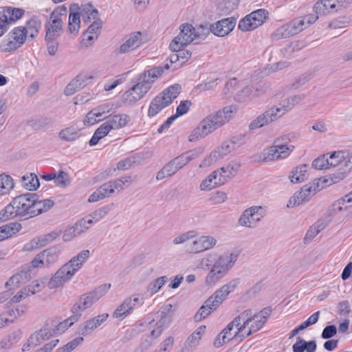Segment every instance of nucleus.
Instances as JSON below:
<instances>
[{
  "label": "nucleus",
  "mask_w": 352,
  "mask_h": 352,
  "mask_svg": "<svg viewBox=\"0 0 352 352\" xmlns=\"http://www.w3.org/2000/svg\"><path fill=\"white\" fill-rule=\"evenodd\" d=\"M219 171L214 170L200 184V189L201 190H210L217 186H220L222 184V179L219 178Z\"/></svg>",
  "instance_id": "c9c22d12"
},
{
  "label": "nucleus",
  "mask_w": 352,
  "mask_h": 352,
  "mask_svg": "<svg viewBox=\"0 0 352 352\" xmlns=\"http://www.w3.org/2000/svg\"><path fill=\"white\" fill-rule=\"evenodd\" d=\"M110 129L105 123H102L95 131L92 138L89 140L90 146H94L98 144L100 140L105 137L109 132Z\"/></svg>",
  "instance_id": "864d4df0"
},
{
  "label": "nucleus",
  "mask_w": 352,
  "mask_h": 352,
  "mask_svg": "<svg viewBox=\"0 0 352 352\" xmlns=\"http://www.w3.org/2000/svg\"><path fill=\"white\" fill-rule=\"evenodd\" d=\"M287 140L286 137L275 139L272 146L263 149L261 153L258 161L266 162L288 157L295 147L285 144V140Z\"/></svg>",
  "instance_id": "39448f33"
},
{
  "label": "nucleus",
  "mask_w": 352,
  "mask_h": 352,
  "mask_svg": "<svg viewBox=\"0 0 352 352\" xmlns=\"http://www.w3.org/2000/svg\"><path fill=\"white\" fill-rule=\"evenodd\" d=\"M267 210L261 206H254L245 209L240 216L238 223L242 227L254 228L266 215Z\"/></svg>",
  "instance_id": "6e6552de"
},
{
  "label": "nucleus",
  "mask_w": 352,
  "mask_h": 352,
  "mask_svg": "<svg viewBox=\"0 0 352 352\" xmlns=\"http://www.w3.org/2000/svg\"><path fill=\"white\" fill-rule=\"evenodd\" d=\"M80 319V315L79 314H74L65 320L64 321L60 322L56 327L55 333H63L66 329H67L69 327H71L72 324H74L75 322H76Z\"/></svg>",
  "instance_id": "e2e57ef3"
},
{
  "label": "nucleus",
  "mask_w": 352,
  "mask_h": 352,
  "mask_svg": "<svg viewBox=\"0 0 352 352\" xmlns=\"http://www.w3.org/2000/svg\"><path fill=\"white\" fill-rule=\"evenodd\" d=\"M78 11L82 21L85 23L91 21L99 20L98 11L91 4L82 5L81 7H78Z\"/></svg>",
  "instance_id": "7c9ffc66"
},
{
  "label": "nucleus",
  "mask_w": 352,
  "mask_h": 352,
  "mask_svg": "<svg viewBox=\"0 0 352 352\" xmlns=\"http://www.w3.org/2000/svg\"><path fill=\"white\" fill-rule=\"evenodd\" d=\"M173 306L170 304H168L163 307V309L160 312V320L158 321L157 324H160L164 327H166L171 322L170 318H168L167 315L168 313L172 311Z\"/></svg>",
  "instance_id": "774afa93"
},
{
  "label": "nucleus",
  "mask_w": 352,
  "mask_h": 352,
  "mask_svg": "<svg viewBox=\"0 0 352 352\" xmlns=\"http://www.w3.org/2000/svg\"><path fill=\"white\" fill-rule=\"evenodd\" d=\"M170 104L160 95L157 96L151 101L148 111V116L153 117L156 116L162 109L168 106Z\"/></svg>",
  "instance_id": "4c0bfd02"
},
{
  "label": "nucleus",
  "mask_w": 352,
  "mask_h": 352,
  "mask_svg": "<svg viewBox=\"0 0 352 352\" xmlns=\"http://www.w3.org/2000/svg\"><path fill=\"white\" fill-rule=\"evenodd\" d=\"M198 232L196 230H191L186 232H183L173 239V243L175 245H182L186 241L197 237Z\"/></svg>",
  "instance_id": "052dcab7"
},
{
  "label": "nucleus",
  "mask_w": 352,
  "mask_h": 352,
  "mask_svg": "<svg viewBox=\"0 0 352 352\" xmlns=\"http://www.w3.org/2000/svg\"><path fill=\"white\" fill-rule=\"evenodd\" d=\"M43 343L41 336L37 331L32 333L28 338L27 342L23 346V351H29L31 348H34Z\"/></svg>",
  "instance_id": "680f3d73"
},
{
  "label": "nucleus",
  "mask_w": 352,
  "mask_h": 352,
  "mask_svg": "<svg viewBox=\"0 0 352 352\" xmlns=\"http://www.w3.org/2000/svg\"><path fill=\"white\" fill-rule=\"evenodd\" d=\"M235 328L234 325H232V322H230L228 326L217 336V337L214 340V345L215 347H220L223 345L225 343L231 340L234 338H238L239 336H235L234 334H230L229 336H226L228 330H233Z\"/></svg>",
  "instance_id": "37998d69"
},
{
  "label": "nucleus",
  "mask_w": 352,
  "mask_h": 352,
  "mask_svg": "<svg viewBox=\"0 0 352 352\" xmlns=\"http://www.w3.org/2000/svg\"><path fill=\"white\" fill-rule=\"evenodd\" d=\"M164 72V68L162 67H156L151 69L145 71L143 73L140 74L141 78L145 80H148L150 82V87H152L153 83L162 75Z\"/></svg>",
  "instance_id": "49530a36"
},
{
  "label": "nucleus",
  "mask_w": 352,
  "mask_h": 352,
  "mask_svg": "<svg viewBox=\"0 0 352 352\" xmlns=\"http://www.w3.org/2000/svg\"><path fill=\"white\" fill-rule=\"evenodd\" d=\"M54 183L56 186L65 188L70 184L71 179L68 173L60 170L55 173Z\"/></svg>",
  "instance_id": "4d7b16f0"
},
{
  "label": "nucleus",
  "mask_w": 352,
  "mask_h": 352,
  "mask_svg": "<svg viewBox=\"0 0 352 352\" xmlns=\"http://www.w3.org/2000/svg\"><path fill=\"white\" fill-rule=\"evenodd\" d=\"M245 143V136L240 135L234 136L230 140L223 142L216 148L210 155L204 159L199 167L209 166L226 155L239 149Z\"/></svg>",
  "instance_id": "20e7f679"
},
{
  "label": "nucleus",
  "mask_w": 352,
  "mask_h": 352,
  "mask_svg": "<svg viewBox=\"0 0 352 352\" xmlns=\"http://www.w3.org/2000/svg\"><path fill=\"white\" fill-rule=\"evenodd\" d=\"M265 113L270 120V123L277 120L280 118H281L285 113H284V109H282L280 107L278 104L274 105L267 110H266Z\"/></svg>",
  "instance_id": "69168bd1"
},
{
  "label": "nucleus",
  "mask_w": 352,
  "mask_h": 352,
  "mask_svg": "<svg viewBox=\"0 0 352 352\" xmlns=\"http://www.w3.org/2000/svg\"><path fill=\"white\" fill-rule=\"evenodd\" d=\"M315 14H325L329 12L338 11L335 0H320L314 6Z\"/></svg>",
  "instance_id": "473e14b6"
},
{
  "label": "nucleus",
  "mask_w": 352,
  "mask_h": 352,
  "mask_svg": "<svg viewBox=\"0 0 352 352\" xmlns=\"http://www.w3.org/2000/svg\"><path fill=\"white\" fill-rule=\"evenodd\" d=\"M29 125L34 130L39 131L51 127L53 120L50 117H41L29 122Z\"/></svg>",
  "instance_id": "3c124183"
},
{
  "label": "nucleus",
  "mask_w": 352,
  "mask_h": 352,
  "mask_svg": "<svg viewBox=\"0 0 352 352\" xmlns=\"http://www.w3.org/2000/svg\"><path fill=\"white\" fill-rule=\"evenodd\" d=\"M170 104L160 95L157 96L151 101L148 111V116L153 117L156 116L162 109L168 106Z\"/></svg>",
  "instance_id": "e433bc0d"
},
{
  "label": "nucleus",
  "mask_w": 352,
  "mask_h": 352,
  "mask_svg": "<svg viewBox=\"0 0 352 352\" xmlns=\"http://www.w3.org/2000/svg\"><path fill=\"white\" fill-rule=\"evenodd\" d=\"M221 126L222 122L218 121L214 114H210L203 119L192 131L189 135L188 140L196 142L201 140Z\"/></svg>",
  "instance_id": "423d86ee"
},
{
  "label": "nucleus",
  "mask_w": 352,
  "mask_h": 352,
  "mask_svg": "<svg viewBox=\"0 0 352 352\" xmlns=\"http://www.w3.org/2000/svg\"><path fill=\"white\" fill-rule=\"evenodd\" d=\"M41 26L42 23L41 20L34 16L25 22V25L23 26V28L25 29V32L28 37L33 39L38 35L40 30L41 29Z\"/></svg>",
  "instance_id": "72a5a7b5"
},
{
  "label": "nucleus",
  "mask_w": 352,
  "mask_h": 352,
  "mask_svg": "<svg viewBox=\"0 0 352 352\" xmlns=\"http://www.w3.org/2000/svg\"><path fill=\"white\" fill-rule=\"evenodd\" d=\"M115 192H117V189H116L113 181H109L99 186L92 192L88 198V201L89 203L97 202L111 197Z\"/></svg>",
  "instance_id": "6ab92c4d"
},
{
  "label": "nucleus",
  "mask_w": 352,
  "mask_h": 352,
  "mask_svg": "<svg viewBox=\"0 0 352 352\" xmlns=\"http://www.w3.org/2000/svg\"><path fill=\"white\" fill-rule=\"evenodd\" d=\"M140 302V299L138 295L128 297L116 309L112 316L122 320L131 314Z\"/></svg>",
  "instance_id": "dca6fc26"
},
{
  "label": "nucleus",
  "mask_w": 352,
  "mask_h": 352,
  "mask_svg": "<svg viewBox=\"0 0 352 352\" xmlns=\"http://www.w3.org/2000/svg\"><path fill=\"white\" fill-rule=\"evenodd\" d=\"M113 104L111 103H105L96 107L87 113L84 124L93 125L106 118L107 114L109 113L113 109Z\"/></svg>",
  "instance_id": "2eb2a0df"
},
{
  "label": "nucleus",
  "mask_w": 352,
  "mask_h": 352,
  "mask_svg": "<svg viewBox=\"0 0 352 352\" xmlns=\"http://www.w3.org/2000/svg\"><path fill=\"white\" fill-rule=\"evenodd\" d=\"M318 183H309L305 185L300 191L296 192L292 196L288 203V208H294L296 206L302 204L303 202L308 201L318 190Z\"/></svg>",
  "instance_id": "ddd939ff"
},
{
  "label": "nucleus",
  "mask_w": 352,
  "mask_h": 352,
  "mask_svg": "<svg viewBox=\"0 0 352 352\" xmlns=\"http://www.w3.org/2000/svg\"><path fill=\"white\" fill-rule=\"evenodd\" d=\"M134 85L122 96L123 101L126 104H133L141 100L150 90V82L144 80L140 74L133 80Z\"/></svg>",
  "instance_id": "0eeeda50"
},
{
  "label": "nucleus",
  "mask_w": 352,
  "mask_h": 352,
  "mask_svg": "<svg viewBox=\"0 0 352 352\" xmlns=\"http://www.w3.org/2000/svg\"><path fill=\"white\" fill-rule=\"evenodd\" d=\"M109 317L108 314L98 315L88 320L79 327V333L83 336L87 335L100 327Z\"/></svg>",
  "instance_id": "a878e982"
},
{
  "label": "nucleus",
  "mask_w": 352,
  "mask_h": 352,
  "mask_svg": "<svg viewBox=\"0 0 352 352\" xmlns=\"http://www.w3.org/2000/svg\"><path fill=\"white\" fill-rule=\"evenodd\" d=\"M267 14L268 12L267 10L264 9H258L249 14V17L252 18V21L254 22V24L255 28H257L264 23Z\"/></svg>",
  "instance_id": "13d9d810"
},
{
  "label": "nucleus",
  "mask_w": 352,
  "mask_h": 352,
  "mask_svg": "<svg viewBox=\"0 0 352 352\" xmlns=\"http://www.w3.org/2000/svg\"><path fill=\"white\" fill-rule=\"evenodd\" d=\"M236 20L233 18H226L211 25V32L218 36L228 35L234 28Z\"/></svg>",
  "instance_id": "4be33fe9"
},
{
  "label": "nucleus",
  "mask_w": 352,
  "mask_h": 352,
  "mask_svg": "<svg viewBox=\"0 0 352 352\" xmlns=\"http://www.w3.org/2000/svg\"><path fill=\"white\" fill-rule=\"evenodd\" d=\"M130 120V117L126 114H116L109 118L105 123L110 130H113L126 126Z\"/></svg>",
  "instance_id": "2f4dec72"
},
{
  "label": "nucleus",
  "mask_w": 352,
  "mask_h": 352,
  "mask_svg": "<svg viewBox=\"0 0 352 352\" xmlns=\"http://www.w3.org/2000/svg\"><path fill=\"white\" fill-rule=\"evenodd\" d=\"M226 275V274L224 272L213 265L206 277L205 283L208 286H213Z\"/></svg>",
  "instance_id": "ea45409f"
},
{
  "label": "nucleus",
  "mask_w": 352,
  "mask_h": 352,
  "mask_svg": "<svg viewBox=\"0 0 352 352\" xmlns=\"http://www.w3.org/2000/svg\"><path fill=\"white\" fill-rule=\"evenodd\" d=\"M241 168V164L232 161L224 166H222L219 171V177L222 179V184L235 177Z\"/></svg>",
  "instance_id": "cd10ccee"
},
{
  "label": "nucleus",
  "mask_w": 352,
  "mask_h": 352,
  "mask_svg": "<svg viewBox=\"0 0 352 352\" xmlns=\"http://www.w3.org/2000/svg\"><path fill=\"white\" fill-rule=\"evenodd\" d=\"M177 171V167H175V164L173 163V161L170 160L157 172L156 179L157 180H162L173 175Z\"/></svg>",
  "instance_id": "603ef678"
},
{
  "label": "nucleus",
  "mask_w": 352,
  "mask_h": 352,
  "mask_svg": "<svg viewBox=\"0 0 352 352\" xmlns=\"http://www.w3.org/2000/svg\"><path fill=\"white\" fill-rule=\"evenodd\" d=\"M238 254L235 252H226L218 257L214 265L226 274L232 268L237 261Z\"/></svg>",
  "instance_id": "b1692460"
},
{
  "label": "nucleus",
  "mask_w": 352,
  "mask_h": 352,
  "mask_svg": "<svg viewBox=\"0 0 352 352\" xmlns=\"http://www.w3.org/2000/svg\"><path fill=\"white\" fill-rule=\"evenodd\" d=\"M23 26L14 28L4 39L1 50L5 52H12L23 45L28 38Z\"/></svg>",
  "instance_id": "1a4fd4ad"
},
{
  "label": "nucleus",
  "mask_w": 352,
  "mask_h": 352,
  "mask_svg": "<svg viewBox=\"0 0 352 352\" xmlns=\"http://www.w3.org/2000/svg\"><path fill=\"white\" fill-rule=\"evenodd\" d=\"M318 19L317 14H309L291 20L289 24L294 35H296L314 23Z\"/></svg>",
  "instance_id": "a211bd4d"
},
{
  "label": "nucleus",
  "mask_w": 352,
  "mask_h": 352,
  "mask_svg": "<svg viewBox=\"0 0 352 352\" xmlns=\"http://www.w3.org/2000/svg\"><path fill=\"white\" fill-rule=\"evenodd\" d=\"M181 86L175 84L168 87L160 95L164 98V99L170 104L174 99H175L178 94L180 93Z\"/></svg>",
  "instance_id": "5fc2aeb1"
},
{
  "label": "nucleus",
  "mask_w": 352,
  "mask_h": 352,
  "mask_svg": "<svg viewBox=\"0 0 352 352\" xmlns=\"http://www.w3.org/2000/svg\"><path fill=\"white\" fill-rule=\"evenodd\" d=\"M270 313L269 308L255 314H252L251 309L243 311L232 321V325H234L236 329L235 336H239L242 340L257 332L263 327Z\"/></svg>",
  "instance_id": "f03ea898"
},
{
  "label": "nucleus",
  "mask_w": 352,
  "mask_h": 352,
  "mask_svg": "<svg viewBox=\"0 0 352 352\" xmlns=\"http://www.w3.org/2000/svg\"><path fill=\"white\" fill-rule=\"evenodd\" d=\"M168 280V278L166 276H163L157 278L153 281L151 282L147 287V291L151 295H153L158 292L160 289L163 287V285Z\"/></svg>",
  "instance_id": "0e129e2a"
},
{
  "label": "nucleus",
  "mask_w": 352,
  "mask_h": 352,
  "mask_svg": "<svg viewBox=\"0 0 352 352\" xmlns=\"http://www.w3.org/2000/svg\"><path fill=\"white\" fill-rule=\"evenodd\" d=\"M259 90L254 85H247L234 95V99L238 102H248L258 97Z\"/></svg>",
  "instance_id": "bb28decb"
},
{
  "label": "nucleus",
  "mask_w": 352,
  "mask_h": 352,
  "mask_svg": "<svg viewBox=\"0 0 352 352\" xmlns=\"http://www.w3.org/2000/svg\"><path fill=\"white\" fill-rule=\"evenodd\" d=\"M146 42L145 35L140 32H133L125 37L124 42L117 50L118 54H124L135 50Z\"/></svg>",
  "instance_id": "f8f14e48"
},
{
  "label": "nucleus",
  "mask_w": 352,
  "mask_h": 352,
  "mask_svg": "<svg viewBox=\"0 0 352 352\" xmlns=\"http://www.w3.org/2000/svg\"><path fill=\"white\" fill-rule=\"evenodd\" d=\"M32 278L30 267L14 274L6 283L5 286L9 289L19 287L21 285L29 281Z\"/></svg>",
  "instance_id": "393cba45"
},
{
  "label": "nucleus",
  "mask_w": 352,
  "mask_h": 352,
  "mask_svg": "<svg viewBox=\"0 0 352 352\" xmlns=\"http://www.w3.org/2000/svg\"><path fill=\"white\" fill-rule=\"evenodd\" d=\"M21 228V225L19 223H9L1 226V241L19 232Z\"/></svg>",
  "instance_id": "8fccbe9b"
},
{
  "label": "nucleus",
  "mask_w": 352,
  "mask_h": 352,
  "mask_svg": "<svg viewBox=\"0 0 352 352\" xmlns=\"http://www.w3.org/2000/svg\"><path fill=\"white\" fill-rule=\"evenodd\" d=\"M60 252V249L57 247H52L41 252L43 254L47 267L58 261Z\"/></svg>",
  "instance_id": "09e8293b"
},
{
  "label": "nucleus",
  "mask_w": 352,
  "mask_h": 352,
  "mask_svg": "<svg viewBox=\"0 0 352 352\" xmlns=\"http://www.w3.org/2000/svg\"><path fill=\"white\" fill-rule=\"evenodd\" d=\"M195 28L191 24H183L179 34L170 44L171 50H178L195 41Z\"/></svg>",
  "instance_id": "9d476101"
},
{
  "label": "nucleus",
  "mask_w": 352,
  "mask_h": 352,
  "mask_svg": "<svg viewBox=\"0 0 352 352\" xmlns=\"http://www.w3.org/2000/svg\"><path fill=\"white\" fill-rule=\"evenodd\" d=\"M88 229L89 226L86 225V219H81L65 230L63 234V241L65 242L71 241Z\"/></svg>",
  "instance_id": "5701e85b"
},
{
  "label": "nucleus",
  "mask_w": 352,
  "mask_h": 352,
  "mask_svg": "<svg viewBox=\"0 0 352 352\" xmlns=\"http://www.w3.org/2000/svg\"><path fill=\"white\" fill-rule=\"evenodd\" d=\"M112 206L113 204L109 205H105L92 211L87 217V219H86V225L96 223L104 219L105 217L108 214L109 211L111 210Z\"/></svg>",
  "instance_id": "c756f323"
},
{
  "label": "nucleus",
  "mask_w": 352,
  "mask_h": 352,
  "mask_svg": "<svg viewBox=\"0 0 352 352\" xmlns=\"http://www.w3.org/2000/svg\"><path fill=\"white\" fill-rule=\"evenodd\" d=\"M25 14L22 8L6 6L3 9L1 15V36L8 30L7 25H13L21 19Z\"/></svg>",
  "instance_id": "4468645a"
},
{
  "label": "nucleus",
  "mask_w": 352,
  "mask_h": 352,
  "mask_svg": "<svg viewBox=\"0 0 352 352\" xmlns=\"http://www.w3.org/2000/svg\"><path fill=\"white\" fill-rule=\"evenodd\" d=\"M307 166L302 164L291 171L289 178L292 183H300L307 179Z\"/></svg>",
  "instance_id": "c03bdc74"
},
{
  "label": "nucleus",
  "mask_w": 352,
  "mask_h": 352,
  "mask_svg": "<svg viewBox=\"0 0 352 352\" xmlns=\"http://www.w3.org/2000/svg\"><path fill=\"white\" fill-rule=\"evenodd\" d=\"M14 187V182L12 177L9 175L1 173V195L9 194Z\"/></svg>",
  "instance_id": "bf43d9fd"
},
{
  "label": "nucleus",
  "mask_w": 352,
  "mask_h": 352,
  "mask_svg": "<svg viewBox=\"0 0 352 352\" xmlns=\"http://www.w3.org/2000/svg\"><path fill=\"white\" fill-rule=\"evenodd\" d=\"M58 137L63 140L72 142L78 138L79 133L76 128L69 126L62 129L58 133Z\"/></svg>",
  "instance_id": "6e6d98bb"
},
{
  "label": "nucleus",
  "mask_w": 352,
  "mask_h": 352,
  "mask_svg": "<svg viewBox=\"0 0 352 352\" xmlns=\"http://www.w3.org/2000/svg\"><path fill=\"white\" fill-rule=\"evenodd\" d=\"M206 331V326L201 325L195 330L186 340L182 352H192L199 344L200 340Z\"/></svg>",
  "instance_id": "412c9836"
},
{
  "label": "nucleus",
  "mask_w": 352,
  "mask_h": 352,
  "mask_svg": "<svg viewBox=\"0 0 352 352\" xmlns=\"http://www.w3.org/2000/svg\"><path fill=\"white\" fill-rule=\"evenodd\" d=\"M45 41L56 40L63 32V20L50 18L45 24Z\"/></svg>",
  "instance_id": "aec40b11"
},
{
  "label": "nucleus",
  "mask_w": 352,
  "mask_h": 352,
  "mask_svg": "<svg viewBox=\"0 0 352 352\" xmlns=\"http://www.w3.org/2000/svg\"><path fill=\"white\" fill-rule=\"evenodd\" d=\"M316 342L314 340L307 342L300 337H298L296 343L292 346L294 352H315Z\"/></svg>",
  "instance_id": "f704fd0d"
},
{
  "label": "nucleus",
  "mask_w": 352,
  "mask_h": 352,
  "mask_svg": "<svg viewBox=\"0 0 352 352\" xmlns=\"http://www.w3.org/2000/svg\"><path fill=\"white\" fill-rule=\"evenodd\" d=\"M54 203L50 199L38 200L36 193H25L14 197L1 210V220L6 221L17 216L29 219L48 211Z\"/></svg>",
  "instance_id": "f257e3e1"
},
{
  "label": "nucleus",
  "mask_w": 352,
  "mask_h": 352,
  "mask_svg": "<svg viewBox=\"0 0 352 352\" xmlns=\"http://www.w3.org/2000/svg\"><path fill=\"white\" fill-rule=\"evenodd\" d=\"M80 14L77 5L72 6L69 9L68 28L71 34L76 36L80 28Z\"/></svg>",
  "instance_id": "c85d7f7f"
},
{
  "label": "nucleus",
  "mask_w": 352,
  "mask_h": 352,
  "mask_svg": "<svg viewBox=\"0 0 352 352\" xmlns=\"http://www.w3.org/2000/svg\"><path fill=\"white\" fill-rule=\"evenodd\" d=\"M217 307H218L215 305V303L211 300L210 298H208L204 302V305L201 306L198 312L195 314V320H201L210 315L212 311L217 309Z\"/></svg>",
  "instance_id": "79ce46f5"
},
{
  "label": "nucleus",
  "mask_w": 352,
  "mask_h": 352,
  "mask_svg": "<svg viewBox=\"0 0 352 352\" xmlns=\"http://www.w3.org/2000/svg\"><path fill=\"white\" fill-rule=\"evenodd\" d=\"M293 36L294 35L288 22L276 28L272 33L271 38L273 41H278L288 38Z\"/></svg>",
  "instance_id": "a19ab883"
},
{
  "label": "nucleus",
  "mask_w": 352,
  "mask_h": 352,
  "mask_svg": "<svg viewBox=\"0 0 352 352\" xmlns=\"http://www.w3.org/2000/svg\"><path fill=\"white\" fill-rule=\"evenodd\" d=\"M236 111L237 108L236 106L230 105L226 107L223 110L214 113V116L218 121L222 122V125H223L230 120Z\"/></svg>",
  "instance_id": "a18cd8bd"
},
{
  "label": "nucleus",
  "mask_w": 352,
  "mask_h": 352,
  "mask_svg": "<svg viewBox=\"0 0 352 352\" xmlns=\"http://www.w3.org/2000/svg\"><path fill=\"white\" fill-rule=\"evenodd\" d=\"M269 124H270V122L268 120L265 112H263L251 122L249 125V128L250 130H254L261 128L265 125H268Z\"/></svg>",
  "instance_id": "338daca9"
},
{
  "label": "nucleus",
  "mask_w": 352,
  "mask_h": 352,
  "mask_svg": "<svg viewBox=\"0 0 352 352\" xmlns=\"http://www.w3.org/2000/svg\"><path fill=\"white\" fill-rule=\"evenodd\" d=\"M91 254L89 250H83L73 256L67 263L58 269L50 280L47 286L50 289L63 286L70 280L74 274L82 267Z\"/></svg>",
  "instance_id": "7ed1b4c3"
},
{
  "label": "nucleus",
  "mask_w": 352,
  "mask_h": 352,
  "mask_svg": "<svg viewBox=\"0 0 352 352\" xmlns=\"http://www.w3.org/2000/svg\"><path fill=\"white\" fill-rule=\"evenodd\" d=\"M21 184L27 190H35L39 187L40 183L36 174L30 173L22 177Z\"/></svg>",
  "instance_id": "de8ad7c7"
},
{
  "label": "nucleus",
  "mask_w": 352,
  "mask_h": 352,
  "mask_svg": "<svg viewBox=\"0 0 352 352\" xmlns=\"http://www.w3.org/2000/svg\"><path fill=\"white\" fill-rule=\"evenodd\" d=\"M94 78V74L91 72H85L78 74L67 85L65 89V95H73L76 91L88 85Z\"/></svg>",
  "instance_id": "f3484780"
},
{
  "label": "nucleus",
  "mask_w": 352,
  "mask_h": 352,
  "mask_svg": "<svg viewBox=\"0 0 352 352\" xmlns=\"http://www.w3.org/2000/svg\"><path fill=\"white\" fill-rule=\"evenodd\" d=\"M101 290L102 288H98L91 292L81 296L78 301L73 305L72 313L74 314H79L80 318L83 311L91 307L104 295Z\"/></svg>",
  "instance_id": "9b49d317"
},
{
  "label": "nucleus",
  "mask_w": 352,
  "mask_h": 352,
  "mask_svg": "<svg viewBox=\"0 0 352 352\" xmlns=\"http://www.w3.org/2000/svg\"><path fill=\"white\" fill-rule=\"evenodd\" d=\"M25 310V307L20 306L15 309L12 308H7V309L1 314V322L5 323L6 325L9 322H13L19 316H21Z\"/></svg>",
  "instance_id": "58836bf2"
}]
</instances>
